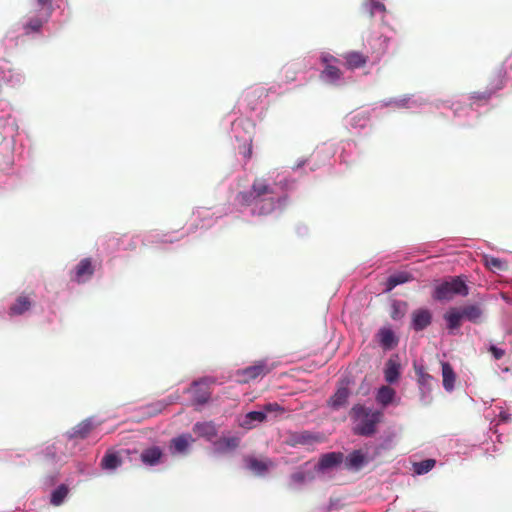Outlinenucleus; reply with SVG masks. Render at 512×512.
Returning a JSON list of instances; mask_svg holds the SVG:
<instances>
[{"label": "nucleus", "instance_id": "obj_30", "mask_svg": "<svg viewBox=\"0 0 512 512\" xmlns=\"http://www.w3.org/2000/svg\"><path fill=\"white\" fill-rule=\"evenodd\" d=\"M436 461L434 459H425L420 462L414 463V472L418 475L428 473L434 468Z\"/></svg>", "mask_w": 512, "mask_h": 512}, {"label": "nucleus", "instance_id": "obj_29", "mask_svg": "<svg viewBox=\"0 0 512 512\" xmlns=\"http://www.w3.org/2000/svg\"><path fill=\"white\" fill-rule=\"evenodd\" d=\"M92 428H93V426L90 421H88V420L82 421L81 423H79L77 426H75L72 429L71 436L74 438L84 439L89 435Z\"/></svg>", "mask_w": 512, "mask_h": 512}, {"label": "nucleus", "instance_id": "obj_31", "mask_svg": "<svg viewBox=\"0 0 512 512\" xmlns=\"http://www.w3.org/2000/svg\"><path fill=\"white\" fill-rule=\"evenodd\" d=\"M320 440V436L312 434L308 431H303L295 436V441L298 444H312L314 442H319Z\"/></svg>", "mask_w": 512, "mask_h": 512}, {"label": "nucleus", "instance_id": "obj_26", "mask_svg": "<svg viewBox=\"0 0 512 512\" xmlns=\"http://www.w3.org/2000/svg\"><path fill=\"white\" fill-rule=\"evenodd\" d=\"M395 395L396 392L393 388L390 386H382L377 392L376 400L383 406H387L393 401Z\"/></svg>", "mask_w": 512, "mask_h": 512}, {"label": "nucleus", "instance_id": "obj_41", "mask_svg": "<svg viewBox=\"0 0 512 512\" xmlns=\"http://www.w3.org/2000/svg\"><path fill=\"white\" fill-rule=\"evenodd\" d=\"M489 265H491V266H493V267H495V268L500 269V268H501V266H502V263H501V261H500L499 259H497V258H492V259L490 260V262H489Z\"/></svg>", "mask_w": 512, "mask_h": 512}, {"label": "nucleus", "instance_id": "obj_22", "mask_svg": "<svg viewBox=\"0 0 512 512\" xmlns=\"http://www.w3.org/2000/svg\"><path fill=\"white\" fill-rule=\"evenodd\" d=\"M240 444V438L236 436L222 437L216 443L215 447L218 452L226 453L235 450Z\"/></svg>", "mask_w": 512, "mask_h": 512}, {"label": "nucleus", "instance_id": "obj_10", "mask_svg": "<svg viewBox=\"0 0 512 512\" xmlns=\"http://www.w3.org/2000/svg\"><path fill=\"white\" fill-rule=\"evenodd\" d=\"M343 460L344 455L341 452H329L323 454L319 459L318 469L322 471L331 469L341 464Z\"/></svg>", "mask_w": 512, "mask_h": 512}, {"label": "nucleus", "instance_id": "obj_9", "mask_svg": "<svg viewBox=\"0 0 512 512\" xmlns=\"http://www.w3.org/2000/svg\"><path fill=\"white\" fill-rule=\"evenodd\" d=\"M50 18H46V14L37 12V14L28 18V20L23 24V30L26 35L31 33L40 32L44 23L48 22Z\"/></svg>", "mask_w": 512, "mask_h": 512}, {"label": "nucleus", "instance_id": "obj_25", "mask_svg": "<svg viewBox=\"0 0 512 512\" xmlns=\"http://www.w3.org/2000/svg\"><path fill=\"white\" fill-rule=\"evenodd\" d=\"M400 365L396 361L390 359L386 363V368L384 371L385 380L388 383H395L400 375Z\"/></svg>", "mask_w": 512, "mask_h": 512}, {"label": "nucleus", "instance_id": "obj_2", "mask_svg": "<svg viewBox=\"0 0 512 512\" xmlns=\"http://www.w3.org/2000/svg\"><path fill=\"white\" fill-rule=\"evenodd\" d=\"M350 415L356 423L354 433L361 436H372L376 433L377 425L382 421L383 413L372 410L364 405H354Z\"/></svg>", "mask_w": 512, "mask_h": 512}, {"label": "nucleus", "instance_id": "obj_1", "mask_svg": "<svg viewBox=\"0 0 512 512\" xmlns=\"http://www.w3.org/2000/svg\"><path fill=\"white\" fill-rule=\"evenodd\" d=\"M237 198L241 205L252 206V214L257 216L269 215L288 201L286 194L276 196L274 187L264 178L254 179L250 190L240 192Z\"/></svg>", "mask_w": 512, "mask_h": 512}, {"label": "nucleus", "instance_id": "obj_14", "mask_svg": "<svg viewBox=\"0 0 512 512\" xmlns=\"http://www.w3.org/2000/svg\"><path fill=\"white\" fill-rule=\"evenodd\" d=\"M266 418L264 411H250L240 420L239 425L246 430H251L255 427V423L264 422Z\"/></svg>", "mask_w": 512, "mask_h": 512}, {"label": "nucleus", "instance_id": "obj_35", "mask_svg": "<svg viewBox=\"0 0 512 512\" xmlns=\"http://www.w3.org/2000/svg\"><path fill=\"white\" fill-rule=\"evenodd\" d=\"M415 372L418 377V383L422 386L428 385L432 380V376L429 375L422 366L417 367Z\"/></svg>", "mask_w": 512, "mask_h": 512}, {"label": "nucleus", "instance_id": "obj_21", "mask_svg": "<svg viewBox=\"0 0 512 512\" xmlns=\"http://www.w3.org/2000/svg\"><path fill=\"white\" fill-rule=\"evenodd\" d=\"M378 338L384 349H391L398 343L395 333L390 328H381L378 332Z\"/></svg>", "mask_w": 512, "mask_h": 512}, {"label": "nucleus", "instance_id": "obj_33", "mask_svg": "<svg viewBox=\"0 0 512 512\" xmlns=\"http://www.w3.org/2000/svg\"><path fill=\"white\" fill-rule=\"evenodd\" d=\"M35 11L46 14V18H50L53 13V6L50 0H36Z\"/></svg>", "mask_w": 512, "mask_h": 512}, {"label": "nucleus", "instance_id": "obj_40", "mask_svg": "<svg viewBox=\"0 0 512 512\" xmlns=\"http://www.w3.org/2000/svg\"><path fill=\"white\" fill-rule=\"evenodd\" d=\"M321 61L326 66L327 64L337 63L338 59L331 54H325L321 57Z\"/></svg>", "mask_w": 512, "mask_h": 512}, {"label": "nucleus", "instance_id": "obj_15", "mask_svg": "<svg viewBox=\"0 0 512 512\" xmlns=\"http://www.w3.org/2000/svg\"><path fill=\"white\" fill-rule=\"evenodd\" d=\"M349 395H350V392L347 387H345V386L339 387L337 389V391L328 400V405L332 409L338 410L347 404Z\"/></svg>", "mask_w": 512, "mask_h": 512}, {"label": "nucleus", "instance_id": "obj_24", "mask_svg": "<svg viewBox=\"0 0 512 512\" xmlns=\"http://www.w3.org/2000/svg\"><path fill=\"white\" fill-rule=\"evenodd\" d=\"M122 463L121 458L116 452L107 451L101 460V466L106 470H114Z\"/></svg>", "mask_w": 512, "mask_h": 512}, {"label": "nucleus", "instance_id": "obj_16", "mask_svg": "<svg viewBox=\"0 0 512 512\" xmlns=\"http://www.w3.org/2000/svg\"><path fill=\"white\" fill-rule=\"evenodd\" d=\"M442 378L443 387L446 391L451 392L455 387L456 374L452 366L448 362H442Z\"/></svg>", "mask_w": 512, "mask_h": 512}, {"label": "nucleus", "instance_id": "obj_3", "mask_svg": "<svg viewBox=\"0 0 512 512\" xmlns=\"http://www.w3.org/2000/svg\"><path fill=\"white\" fill-rule=\"evenodd\" d=\"M469 289L461 277H452L448 281H444L435 286L433 298L438 301H449L455 296H467Z\"/></svg>", "mask_w": 512, "mask_h": 512}, {"label": "nucleus", "instance_id": "obj_39", "mask_svg": "<svg viewBox=\"0 0 512 512\" xmlns=\"http://www.w3.org/2000/svg\"><path fill=\"white\" fill-rule=\"evenodd\" d=\"M305 478H306V476L303 472H296V473H293L291 476L292 481L297 484L303 483L305 481Z\"/></svg>", "mask_w": 512, "mask_h": 512}, {"label": "nucleus", "instance_id": "obj_20", "mask_svg": "<svg viewBox=\"0 0 512 512\" xmlns=\"http://www.w3.org/2000/svg\"><path fill=\"white\" fill-rule=\"evenodd\" d=\"M247 467L256 475H264L272 462L269 460H260L255 457H249L246 459Z\"/></svg>", "mask_w": 512, "mask_h": 512}, {"label": "nucleus", "instance_id": "obj_4", "mask_svg": "<svg viewBox=\"0 0 512 512\" xmlns=\"http://www.w3.org/2000/svg\"><path fill=\"white\" fill-rule=\"evenodd\" d=\"M274 365H269L266 360L256 361L253 365L248 366L238 371V375L241 376V382L248 383L258 377H264L272 371Z\"/></svg>", "mask_w": 512, "mask_h": 512}, {"label": "nucleus", "instance_id": "obj_34", "mask_svg": "<svg viewBox=\"0 0 512 512\" xmlns=\"http://www.w3.org/2000/svg\"><path fill=\"white\" fill-rule=\"evenodd\" d=\"M365 7L368 9L370 18L374 17L376 12L384 13L386 11L385 5L376 0H370L369 4H365Z\"/></svg>", "mask_w": 512, "mask_h": 512}, {"label": "nucleus", "instance_id": "obj_11", "mask_svg": "<svg viewBox=\"0 0 512 512\" xmlns=\"http://www.w3.org/2000/svg\"><path fill=\"white\" fill-rule=\"evenodd\" d=\"M195 441L190 434H182L175 437L170 442V450L172 454H184L188 451L189 446Z\"/></svg>", "mask_w": 512, "mask_h": 512}, {"label": "nucleus", "instance_id": "obj_36", "mask_svg": "<svg viewBox=\"0 0 512 512\" xmlns=\"http://www.w3.org/2000/svg\"><path fill=\"white\" fill-rule=\"evenodd\" d=\"M489 351L491 352V354L493 355V357L496 359V360H499L501 359L504 354H505V351L503 349H500L494 345H491L490 348H489Z\"/></svg>", "mask_w": 512, "mask_h": 512}, {"label": "nucleus", "instance_id": "obj_42", "mask_svg": "<svg viewBox=\"0 0 512 512\" xmlns=\"http://www.w3.org/2000/svg\"><path fill=\"white\" fill-rule=\"evenodd\" d=\"M248 155L250 156L251 155V147L249 148L248 150Z\"/></svg>", "mask_w": 512, "mask_h": 512}, {"label": "nucleus", "instance_id": "obj_12", "mask_svg": "<svg viewBox=\"0 0 512 512\" xmlns=\"http://www.w3.org/2000/svg\"><path fill=\"white\" fill-rule=\"evenodd\" d=\"M343 461L346 469L359 470L367 463V457L362 450H354Z\"/></svg>", "mask_w": 512, "mask_h": 512}, {"label": "nucleus", "instance_id": "obj_32", "mask_svg": "<svg viewBox=\"0 0 512 512\" xmlns=\"http://www.w3.org/2000/svg\"><path fill=\"white\" fill-rule=\"evenodd\" d=\"M68 494V488L65 485H60L57 489L52 492L51 503L54 506L62 504L63 500Z\"/></svg>", "mask_w": 512, "mask_h": 512}, {"label": "nucleus", "instance_id": "obj_23", "mask_svg": "<svg viewBox=\"0 0 512 512\" xmlns=\"http://www.w3.org/2000/svg\"><path fill=\"white\" fill-rule=\"evenodd\" d=\"M320 76L323 80L334 84L341 79L342 71L333 64H327Z\"/></svg>", "mask_w": 512, "mask_h": 512}, {"label": "nucleus", "instance_id": "obj_38", "mask_svg": "<svg viewBox=\"0 0 512 512\" xmlns=\"http://www.w3.org/2000/svg\"><path fill=\"white\" fill-rule=\"evenodd\" d=\"M263 411L267 413L272 411H283V409L277 403H268L264 406Z\"/></svg>", "mask_w": 512, "mask_h": 512}, {"label": "nucleus", "instance_id": "obj_8", "mask_svg": "<svg viewBox=\"0 0 512 512\" xmlns=\"http://www.w3.org/2000/svg\"><path fill=\"white\" fill-rule=\"evenodd\" d=\"M193 402L195 404H205L208 402L211 392L205 381H196L192 385Z\"/></svg>", "mask_w": 512, "mask_h": 512}, {"label": "nucleus", "instance_id": "obj_5", "mask_svg": "<svg viewBox=\"0 0 512 512\" xmlns=\"http://www.w3.org/2000/svg\"><path fill=\"white\" fill-rule=\"evenodd\" d=\"M94 274V267L90 258L82 259L76 266L72 280L77 283H83L90 279Z\"/></svg>", "mask_w": 512, "mask_h": 512}, {"label": "nucleus", "instance_id": "obj_13", "mask_svg": "<svg viewBox=\"0 0 512 512\" xmlns=\"http://www.w3.org/2000/svg\"><path fill=\"white\" fill-rule=\"evenodd\" d=\"M443 317L447 322V328L451 333H454L455 330L460 328L461 322L464 319L461 308H450Z\"/></svg>", "mask_w": 512, "mask_h": 512}, {"label": "nucleus", "instance_id": "obj_37", "mask_svg": "<svg viewBox=\"0 0 512 512\" xmlns=\"http://www.w3.org/2000/svg\"><path fill=\"white\" fill-rule=\"evenodd\" d=\"M492 95V92H474L472 94V99H475V100H484V101H487L490 99Z\"/></svg>", "mask_w": 512, "mask_h": 512}, {"label": "nucleus", "instance_id": "obj_18", "mask_svg": "<svg viewBox=\"0 0 512 512\" xmlns=\"http://www.w3.org/2000/svg\"><path fill=\"white\" fill-rule=\"evenodd\" d=\"M162 455V450L157 446H153L143 450L140 458L144 464L154 466L159 463Z\"/></svg>", "mask_w": 512, "mask_h": 512}, {"label": "nucleus", "instance_id": "obj_6", "mask_svg": "<svg viewBox=\"0 0 512 512\" xmlns=\"http://www.w3.org/2000/svg\"><path fill=\"white\" fill-rule=\"evenodd\" d=\"M411 327L415 331H422L432 322V314L428 309H417L412 312Z\"/></svg>", "mask_w": 512, "mask_h": 512}, {"label": "nucleus", "instance_id": "obj_28", "mask_svg": "<svg viewBox=\"0 0 512 512\" xmlns=\"http://www.w3.org/2000/svg\"><path fill=\"white\" fill-rule=\"evenodd\" d=\"M411 279H412V275L407 273V272H400L398 274L391 275L387 279V283H386L387 288H386V290L387 291H391L396 286H398L400 284H404V283L410 281Z\"/></svg>", "mask_w": 512, "mask_h": 512}, {"label": "nucleus", "instance_id": "obj_17", "mask_svg": "<svg viewBox=\"0 0 512 512\" xmlns=\"http://www.w3.org/2000/svg\"><path fill=\"white\" fill-rule=\"evenodd\" d=\"M193 431L200 437L208 440L213 439L217 435V429L213 422H197L193 426Z\"/></svg>", "mask_w": 512, "mask_h": 512}, {"label": "nucleus", "instance_id": "obj_7", "mask_svg": "<svg viewBox=\"0 0 512 512\" xmlns=\"http://www.w3.org/2000/svg\"><path fill=\"white\" fill-rule=\"evenodd\" d=\"M345 60V65L350 70H355L364 67L369 57L358 51L346 52L342 55Z\"/></svg>", "mask_w": 512, "mask_h": 512}, {"label": "nucleus", "instance_id": "obj_27", "mask_svg": "<svg viewBox=\"0 0 512 512\" xmlns=\"http://www.w3.org/2000/svg\"><path fill=\"white\" fill-rule=\"evenodd\" d=\"M31 307V301L27 296L20 295L15 303L10 307V313L13 315H21Z\"/></svg>", "mask_w": 512, "mask_h": 512}, {"label": "nucleus", "instance_id": "obj_19", "mask_svg": "<svg viewBox=\"0 0 512 512\" xmlns=\"http://www.w3.org/2000/svg\"><path fill=\"white\" fill-rule=\"evenodd\" d=\"M464 319L472 323H480L483 316L482 308L477 304L466 305L460 307Z\"/></svg>", "mask_w": 512, "mask_h": 512}]
</instances>
